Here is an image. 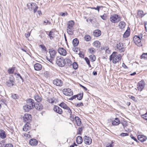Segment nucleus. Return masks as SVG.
I'll return each instance as SVG.
<instances>
[{
	"instance_id": "nucleus-36",
	"label": "nucleus",
	"mask_w": 147,
	"mask_h": 147,
	"mask_svg": "<svg viewBox=\"0 0 147 147\" xmlns=\"http://www.w3.org/2000/svg\"><path fill=\"white\" fill-rule=\"evenodd\" d=\"M35 100L38 102H40L42 99L39 96L37 95L34 96Z\"/></svg>"
},
{
	"instance_id": "nucleus-7",
	"label": "nucleus",
	"mask_w": 147,
	"mask_h": 147,
	"mask_svg": "<svg viewBox=\"0 0 147 147\" xmlns=\"http://www.w3.org/2000/svg\"><path fill=\"white\" fill-rule=\"evenodd\" d=\"M49 52L50 54L51 58L49 59L48 57H47V60L49 61L51 63H52L53 59L54 58L55 56L56 55V52L53 49H51L49 50Z\"/></svg>"
},
{
	"instance_id": "nucleus-59",
	"label": "nucleus",
	"mask_w": 147,
	"mask_h": 147,
	"mask_svg": "<svg viewBox=\"0 0 147 147\" xmlns=\"http://www.w3.org/2000/svg\"><path fill=\"white\" fill-rule=\"evenodd\" d=\"M3 142H1L0 143V147H5V145Z\"/></svg>"
},
{
	"instance_id": "nucleus-9",
	"label": "nucleus",
	"mask_w": 147,
	"mask_h": 147,
	"mask_svg": "<svg viewBox=\"0 0 147 147\" xmlns=\"http://www.w3.org/2000/svg\"><path fill=\"white\" fill-rule=\"evenodd\" d=\"M64 94L66 96H71L73 95V92L70 88L64 89L63 90Z\"/></svg>"
},
{
	"instance_id": "nucleus-5",
	"label": "nucleus",
	"mask_w": 147,
	"mask_h": 147,
	"mask_svg": "<svg viewBox=\"0 0 147 147\" xmlns=\"http://www.w3.org/2000/svg\"><path fill=\"white\" fill-rule=\"evenodd\" d=\"M59 106L65 109L66 110V111L67 112V114H69L70 115V117L71 118L72 115L71 110L67 106V105L64 102H62L59 105Z\"/></svg>"
},
{
	"instance_id": "nucleus-32",
	"label": "nucleus",
	"mask_w": 147,
	"mask_h": 147,
	"mask_svg": "<svg viewBox=\"0 0 147 147\" xmlns=\"http://www.w3.org/2000/svg\"><path fill=\"white\" fill-rule=\"evenodd\" d=\"M79 43V40L77 38L74 39L72 41L73 45L75 47L77 46L78 45Z\"/></svg>"
},
{
	"instance_id": "nucleus-39",
	"label": "nucleus",
	"mask_w": 147,
	"mask_h": 147,
	"mask_svg": "<svg viewBox=\"0 0 147 147\" xmlns=\"http://www.w3.org/2000/svg\"><path fill=\"white\" fill-rule=\"evenodd\" d=\"M138 15L139 16L141 17H142L143 16L145 15V14H144L143 11L142 10H139L138 11Z\"/></svg>"
},
{
	"instance_id": "nucleus-20",
	"label": "nucleus",
	"mask_w": 147,
	"mask_h": 147,
	"mask_svg": "<svg viewBox=\"0 0 147 147\" xmlns=\"http://www.w3.org/2000/svg\"><path fill=\"white\" fill-rule=\"evenodd\" d=\"M34 69L36 71L41 70L42 67V65L39 63H36L34 66Z\"/></svg>"
},
{
	"instance_id": "nucleus-60",
	"label": "nucleus",
	"mask_w": 147,
	"mask_h": 147,
	"mask_svg": "<svg viewBox=\"0 0 147 147\" xmlns=\"http://www.w3.org/2000/svg\"><path fill=\"white\" fill-rule=\"evenodd\" d=\"M30 33H29V32H27V33L25 34V36H26V38L30 36Z\"/></svg>"
},
{
	"instance_id": "nucleus-37",
	"label": "nucleus",
	"mask_w": 147,
	"mask_h": 147,
	"mask_svg": "<svg viewBox=\"0 0 147 147\" xmlns=\"http://www.w3.org/2000/svg\"><path fill=\"white\" fill-rule=\"evenodd\" d=\"M89 57L91 61L92 62L94 61L96 59V57L93 54L90 55L89 56Z\"/></svg>"
},
{
	"instance_id": "nucleus-23",
	"label": "nucleus",
	"mask_w": 147,
	"mask_h": 147,
	"mask_svg": "<svg viewBox=\"0 0 147 147\" xmlns=\"http://www.w3.org/2000/svg\"><path fill=\"white\" fill-rule=\"evenodd\" d=\"M130 28H129L128 27L127 30L124 33L123 35V37L124 38H127L129 36L130 34Z\"/></svg>"
},
{
	"instance_id": "nucleus-13",
	"label": "nucleus",
	"mask_w": 147,
	"mask_h": 147,
	"mask_svg": "<svg viewBox=\"0 0 147 147\" xmlns=\"http://www.w3.org/2000/svg\"><path fill=\"white\" fill-rule=\"evenodd\" d=\"M53 83L55 85L59 86H61L63 85L62 81L58 79H56L53 80Z\"/></svg>"
},
{
	"instance_id": "nucleus-57",
	"label": "nucleus",
	"mask_w": 147,
	"mask_h": 147,
	"mask_svg": "<svg viewBox=\"0 0 147 147\" xmlns=\"http://www.w3.org/2000/svg\"><path fill=\"white\" fill-rule=\"evenodd\" d=\"M85 60L86 61L87 64H89L90 63V61L87 57H86L85 58Z\"/></svg>"
},
{
	"instance_id": "nucleus-53",
	"label": "nucleus",
	"mask_w": 147,
	"mask_h": 147,
	"mask_svg": "<svg viewBox=\"0 0 147 147\" xmlns=\"http://www.w3.org/2000/svg\"><path fill=\"white\" fill-rule=\"evenodd\" d=\"M112 124L113 125H117L119 124L118 123H117V122H116V121H112Z\"/></svg>"
},
{
	"instance_id": "nucleus-22",
	"label": "nucleus",
	"mask_w": 147,
	"mask_h": 147,
	"mask_svg": "<svg viewBox=\"0 0 147 147\" xmlns=\"http://www.w3.org/2000/svg\"><path fill=\"white\" fill-rule=\"evenodd\" d=\"M38 142L37 140L34 139H32L29 141V143L31 145H36L37 144Z\"/></svg>"
},
{
	"instance_id": "nucleus-25",
	"label": "nucleus",
	"mask_w": 147,
	"mask_h": 147,
	"mask_svg": "<svg viewBox=\"0 0 147 147\" xmlns=\"http://www.w3.org/2000/svg\"><path fill=\"white\" fill-rule=\"evenodd\" d=\"M32 107L28 105H27L23 107V109L26 112L29 111L31 109H32Z\"/></svg>"
},
{
	"instance_id": "nucleus-26",
	"label": "nucleus",
	"mask_w": 147,
	"mask_h": 147,
	"mask_svg": "<svg viewBox=\"0 0 147 147\" xmlns=\"http://www.w3.org/2000/svg\"><path fill=\"white\" fill-rule=\"evenodd\" d=\"M93 45L97 48H100V42L98 41H95L92 44Z\"/></svg>"
},
{
	"instance_id": "nucleus-12",
	"label": "nucleus",
	"mask_w": 147,
	"mask_h": 147,
	"mask_svg": "<svg viewBox=\"0 0 147 147\" xmlns=\"http://www.w3.org/2000/svg\"><path fill=\"white\" fill-rule=\"evenodd\" d=\"M14 82L13 81V76L9 77V80L6 82V84L9 87L13 86L14 85Z\"/></svg>"
},
{
	"instance_id": "nucleus-8",
	"label": "nucleus",
	"mask_w": 147,
	"mask_h": 147,
	"mask_svg": "<svg viewBox=\"0 0 147 147\" xmlns=\"http://www.w3.org/2000/svg\"><path fill=\"white\" fill-rule=\"evenodd\" d=\"M117 48L121 53L124 52L125 51V46L121 43L119 42L116 45Z\"/></svg>"
},
{
	"instance_id": "nucleus-42",
	"label": "nucleus",
	"mask_w": 147,
	"mask_h": 147,
	"mask_svg": "<svg viewBox=\"0 0 147 147\" xmlns=\"http://www.w3.org/2000/svg\"><path fill=\"white\" fill-rule=\"evenodd\" d=\"M72 30H71L68 28H67V32L69 34L72 35L74 34V32Z\"/></svg>"
},
{
	"instance_id": "nucleus-43",
	"label": "nucleus",
	"mask_w": 147,
	"mask_h": 147,
	"mask_svg": "<svg viewBox=\"0 0 147 147\" xmlns=\"http://www.w3.org/2000/svg\"><path fill=\"white\" fill-rule=\"evenodd\" d=\"M73 67L74 69H76L78 68V64L76 62H74L73 64Z\"/></svg>"
},
{
	"instance_id": "nucleus-15",
	"label": "nucleus",
	"mask_w": 147,
	"mask_h": 147,
	"mask_svg": "<svg viewBox=\"0 0 147 147\" xmlns=\"http://www.w3.org/2000/svg\"><path fill=\"white\" fill-rule=\"evenodd\" d=\"M26 102L27 104L32 107V108L34 107L36 103H35L34 100L31 98L27 100Z\"/></svg>"
},
{
	"instance_id": "nucleus-58",
	"label": "nucleus",
	"mask_w": 147,
	"mask_h": 147,
	"mask_svg": "<svg viewBox=\"0 0 147 147\" xmlns=\"http://www.w3.org/2000/svg\"><path fill=\"white\" fill-rule=\"evenodd\" d=\"M76 98V95H74L73 96H72V97H71L69 98V100H73L74 99Z\"/></svg>"
},
{
	"instance_id": "nucleus-45",
	"label": "nucleus",
	"mask_w": 147,
	"mask_h": 147,
	"mask_svg": "<svg viewBox=\"0 0 147 147\" xmlns=\"http://www.w3.org/2000/svg\"><path fill=\"white\" fill-rule=\"evenodd\" d=\"M89 51L90 53L92 54H94L95 53V49L93 48H90L89 50Z\"/></svg>"
},
{
	"instance_id": "nucleus-52",
	"label": "nucleus",
	"mask_w": 147,
	"mask_h": 147,
	"mask_svg": "<svg viewBox=\"0 0 147 147\" xmlns=\"http://www.w3.org/2000/svg\"><path fill=\"white\" fill-rule=\"evenodd\" d=\"M5 147H13V145L11 144H6L5 146Z\"/></svg>"
},
{
	"instance_id": "nucleus-28",
	"label": "nucleus",
	"mask_w": 147,
	"mask_h": 147,
	"mask_svg": "<svg viewBox=\"0 0 147 147\" xmlns=\"http://www.w3.org/2000/svg\"><path fill=\"white\" fill-rule=\"evenodd\" d=\"M75 119L77 125L78 126H80L81 124V123L80 119L78 116H75Z\"/></svg>"
},
{
	"instance_id": "nucleus-61",
	"label": "nucleus",
	"mask_w": 147,
	"mask_h": 147,
	"mask_svg": "<svg viewBox=\"0 0 147 147\" xmlns=\"http://www.w3.org/2000/svg\"><path fill=\"white\" fill-rule=\"evenodd\" d=\"M40 46L42 48L43 50L46 49V47L45 46L42 45H40Z\"/></svg>"
},
{
	"instance_id": "nucleus-50",
	"label": "nucleus",
	"mask_w": 147,
	"mask_h": 147,
	"mask_svg": "<svg viewBox=\"0 0 147 147\" xmlns=\"http://www.w3.org/2000/svg\"><path fill=\"white\" fill-rule=\"evenodd\" d=\"M44 74L45 76L47 78L49 77V73L48 71H46L45 72Z\"/></svg>"
},
{
	"instance_id": "nucleus-51",
	"label": "nucleus",
	"mask_w": 147,
	"mask_h": 147,
	"mask_svg": "<svg viewBox=\"0 0 147 147\" xmlns=\"http://www.w3.org/2000/svg\"><path fill=\"white\" fill-rule=\"evenodd\" d=\"M128 135V134L127 133H121L120 136L122 137H124L125 136H127Z\"/></svg>"
},
{
	"instance_id": "nucleus-63",
	"label": "nucleus",
	"mask_w": 147,
	"mask_h": 147,
	"mask_svg": "<svg viewBox=\"0 0 147 147\" xmlns=\"http://www.w3.org/2000/svg\"><path fill=\"white\" fill-rule=\"evenodd\" d=\"M17 76H18L19 77H20V79L22 80V81H23V79L22 78V77L21 76V75H20V74H17Z\"/></svg>"
},
{
	"instance_id": "nucleus-35",
	"label": "nucleus",
	"mask_w": 147,
	"mask_h": 147,
	"mask_svg": "<svg viewBox=\"0 0 147 147\" xmlns=\"http://www.w3.org/2000/svg\"><path fill=\"white\" fill-rule=\"evenodd\" d=\"M49 36L50 39L52 40L55 37V34L53 32L50 31L49 33Z\"/></svg>"
},
{
	"instance_id": "nucleus-34",
	"label": "nucleus",
	"mask_w": 147,
	"mask_h": 147,
	"mask_svg": "<svg viewBox=\"0 0 147 147\" xmlns=\"http://www.w3.org/2000/svg\"><path fill=\"white\" fill-rule=\"evenodd\" d=\"M76 97H77V99L79 100H81L83 96V93H80L77 95H76Z\"/></svg>"
},
{
	"instance_id": "nucleus-40",
	"label": "nucleus",
	"mask_w": 147,
	"mask_h": 147,
	"mask_svg": "<svg viewBox=\"0 0 147 147\" xmlns=\"http://www.w3.org/2000/svg\"><path fill=\"white\" fill-rule=\"evenodd\" d=\"M84 38L86 41H89L90 40L91 38L90 36L87 35L85 36Z\"/></svg>"
},
{
	"instance_id": "nucleus-44",
	"label": "nucleus",
	"mask_w": 147,
	"mask_h": 147,
	"mask_svg": "<svg viewBox=\"0 0 147 147\" xmlns=\"http://www.w3.org/2000/svg\"><path fill=\"white\" fill-rule=\"evenodd\" d=\"M100 17L103 20H105L107 19V16L106 14H104L102 16H100Z\"/></svg>"
},
{
	"instance_id": "nucleus-54",
	"label": "nucleus",
	"mask_w": 147,
	"mask_h": 147,
	"mask_svg": "<svg viewBox=\"0 0 147 147\" xmlns=\"http://www.w3.org/2000/svg\"><path fill=\"white\" fill-rule=\"evenodd\" d=\"M11 96L12 98L14 99H16L18 98V95L16 94L12 95Z\"/></svg>"
},
{
	"instance_id": "nucleus-41",
	"label": "nucleus",
	"mask_w": 147,
	"mask_h": 147,
	"mask_svg": "<svg viewBox=\"0 0 147 147\" xmlns=\"http://www.w3.org/2000/svg\"><path fill=\"white\" fill-rule=\"evenodd\" d=\"M141 58L144 59H147V53H144L141 56Z\"/></svg>"
},
{
	"instance_id": "nucleus-49",
	"label": "nucleus",
	"mask_w": 147,
	"mask_h": 147,
	"mask_svg": "<svg viewBox=\"0 0 147 147\" xmlns=\"http://www.w3.org/2000/svg\"><path fill=\"white\" fill-rule=\"evenodd\" d=\"M75 105L77 107H80V106H83V103L82 102H80V103H75Z\"/></svg>"
},
{
	"instance_id": "nucleus-62",
	"label": "nucleus",
	"mask_w": 147,
	"mask_h": 147,
	"mask_svg": "<svg viewBox=\"0 0 147 147\" xmlns=\"http://www.w3.org/2000/svg\"><path fill=\"white\" fill-rule=\"evenodd\" d=\"M48 20H44L43 22V24L44 25H47V21H48Z\"/></svg>"
},
{
	"instance_id": "nucleus-29",
	"label": "nucleus",
	"mask_w": 147,
	"mask_h": 147,
	"mask_svg": "<svg viewBox=\"0 0 147 147\" xmlns=\"http://www.w3.org/2000/svg\"><path fill=\"white\" fill-rule=\"evenodd\" d=\"M29 123H26L24 126L23 130L24 131H27L30 129V127L29 126Z\"/></svg>"
},
{
	"instance_id": "nucleus-4",
	"label": "nucleus",
	"mask_w": 147,
	"mask_h": 147,
	"mask_svg": "<svg viewBox=\"0 0 147 147\" xmlns=\"http://www.w3.org/2000/svg\"><path fill=\"white\" fill-rule=\"evenodd\" d=\"M27 6L30 10H33L34 13L36 12L38 8L35 3H29L27 5Z\"/></svg>"
},
{
	"instance_id": "nucleus-64",
	"label": "nucleus",
	"mask_w": 147,
	"mask_h": 147,
	"mask_svg": "<svg viewBox=\"0 0 147 147\" xmlns=\"http://www.w3.org/2000/svg\"><path fill=\"white\" fill-rule=\"evenodd\" d=\"M115 121H116V122H117V123H118V124L120 123V121H119V119L118 118H116L115 119Z\"/></svg>"
},
{
	"instance_id": "nucleus-17",
	"label": "nucleus",
	"mask_w": 147,
	"mask_h": 147,
	"mask_svg": "<svg viewBox=\"0 0 147 147\" xmlns=\"http://www.w3.org/2000/svg\"><path fill=\"white\" fill-rule=\"evenodd\" d=\"M147 137L143 135H139L138 136V140L142 142H143L147 139Z\"/></svg>"
},
{
	"instance_id": "nucleus-30",
	"label": "nucleus",
	"mask_w": 147,
	"mask_h": 147,
	"mask_svg": "<svg viewBox=\"0 0 147 147\" xmlns=\"http://www.w3.org/2000/svg\"><path fill=\"white\" fill-rule=\"evenodd\" d=\"M83 142L82 138L80 136H78L76 139V142L78 144H80L82 143Z\"/></svg>"
},
{
	"instance_id": "nucleus-19",
	"label": "nucleus",
	"mask_w": 147,
	"mask_h": 147,
	"mask_svg": "<svg viewBox=\"0 0 147 147\" xmlns=\"http://www.w3.org/2000/svg\"><path fill=\"white\" fill-rule=\"evenodd\" d=\"M74 22L72 20L69 21L67 23V28L73 30V26L74 25Z\"/></svg>"
},
{
	"instance_id": "nucleus-55",
	"label": "nucleus",
	"mask_w": 147,
	"mask_h": 147,
	"mask_svg": "<svg viewBox=\"0 0 147 147\" xmlns=\"http://www.w3.org/2000/svg\"><path fill=\"white\" fill-rule=\"evenodd\" d=\"M60 15L62 16H65V15L67 16V12H66V13L61 12L60 13Z\"/></svg>"
},
{
	"instance_id": "nucleus-47",
	"label": "nucleus",
	"mask_w": 147,
	"mask_h": 147,
	"mask_svg": "<svg viewBox=\"0 0 147 147\" xmlns=\"http://www.w3.org/2000/svg\"><path fill=\"white\" fill-rule=\"evenodd\" d=\"M100 7V6H97L96 7H91V9H94L95 10H97L99 12Z\"/></svg>"
},
{
	"instance_id": "nucleus-11",
	"label": "nucleus",
	"mask_w": 147,
	"mask_h": 147,
	"mask_svg": "<svg viewBox=\"0 0 147 147\" xmlns=\"http://www.w3.org/2000/svg\"><path fill=\"white\" fill-rule=\"evenodd\" d=\"M145 83L144 81L139 82L137 84V88L139 91H141L144 87Z\"/></svg>"
},
{
	"instance_id": "nucleus-33",
	"label": "nucleus",
	"mask_w": 147,
	"mask_h": 147,
	"mask_svg": "<svg viewBox=\"0 0 147 147\" xmlns=\"http://www.w3.org/2000/svg\"><path fill=\"white\" fill-rule=\"evenodd\" d=\"M15 67H12L11 68H9L7 70L8 73L9 74H13L15 70Z\"/></svg>"
},
{
	"instance_id": "nucleus-2",
	"label": "nucleus",
	"mask_w": 147,
	"mask_h": 147,
	"mask_svg": "<svg viewBox=\"0 0 147 147\" xmlns=\"http://www.w3.org/2000/svg\"><path fill=\"white\" fill-rule=\"evenodd\" d=\"M56 62L57 65L60 67H64L65 64V61L63 57H57L56 58Z\"/></svg>"
},
{
	"instance_id": "nucleus-31",
	"label": "nucleus",
	"mask_w": 147,
	"mask_h": 147,
	"mask_svg": "<svg viewBox=\"0 0 147 147\" xmlns=\"http://www.w3.org/2000/svg\"><path fill=\"white\" fill-rule=\"evenodd\" d=\"M125 25L126 24L125 23L121 21L119 22V26L120 28L123 29L125 28Z\"/></svg>"
},
{
	"instance_id": "nucleus-24",
	"label": "nucleus",
	"mask_w": 147,
	"mask_h": 147,
	"mask_svg": "<svg viewBox=\"0 0 147 147\" xmlns=\"http://www.w3.org/2000/svg\"><path fill=\"white\" fill-rule=\"evenodd\" d=\"M93 34L94 36L97 37L100 35L101 32L100 30H97L93 32Z\"/></svg>"
},
{
	"instance_id": "nucleus-14",
	"label": "nucleus",
	"mask_w": 147,
	"mask_h": 147,
	"mask_svg": "<svg viewBox=\"0 0 147 147\" xmlns=\"http://www.w3.org/2000/svg\"><path fill=\"white\" fill-rule=\"evenodd\" d=\"M84 140L85 143L86 144H90L92 142V139L90 137L86 136L84 137Z\"/></svg>"
},
{
	"instance_id": "nucleus-18",
	"label": "nucleus",
	"mask_w": 147,
	"mask_h": 147,
	"mask_svg": "<svg viewBox=\"0 0 147 147\" xmlns=\"http://www.w3.org/2000/svg\"><path fill=\"white\" fill-rule=\"evenodd\" d=\"M59 53L61 55L65 56L67 54L66 50L63 48H60L58 49Z\"/></svg>"
},
{
	"instance_id": "nucleus-10",
	"label": "nucleus",
	"mask_w": 147,
	"mask_h": 147,
	"mask_svg": "<svg viewBox=\"0 0 147 147\" xmlns=\"http://www.w3.org/2000/svg\"><path fill=\"white\" fill-rule=\"evenodd\" d=\"M23 119L25 122L29 123L32 119L31 116L28 114H26L24 115Z\"/></svg>"
},
{
	"instance_id": "nucleus-27",
	"label": "nucleus",
	"mask_w": 147,
	"mask_h": 147,
	"mask_svg": "<svg viewBox=\"0 0 147 147\" xmlns=\"http://www.w3.org/2000/svg\"><path fill=\"white\" fill-rule=\"evenodd\" d=\"M6 135L5 131L3 130H0V137L2 139H4L6 137Z\"/></svg>"
},
{
	"instance_id": "nucleus-56",
	"label": "nucleus",
	"mask_w": 147,
	"mask_h": 147,
	"mask_svg": "<svg viewBox=\"0 0 147 147\" xmlns=\"http://www.w3.org/2000/svg\"><path fill=\"white\" fill-rule=\"evenodd\" d=\"M130 136L131 138L132 139L134 140V141H136V142H138V140H137V139L136 138H135V137L133 136L132 135H131Z\"/></svg>"
},
{
	"instance_id": "nucleus-21",
	"label": "nucleus",
	"mask_w": 147,
	"mask_h": 147,
	"mask_svg": "<svg viewBox=\"0 0 147 147\" xmlns=\"http://www.w3.org/2000/svg\"><path fill=\"white\" fill-rule=\"evenodd\" d=\"M35 108L39 111H41L43 108V106L40 104H38L37 103L36 104L35 103V105L34 106Z\"/></svg>"
},
{
	"instance_id": "nucleus-16",
	"label": "nucleus",
	"mask_w": 147,
	"mask_h": 147,
	"mask_svg": "<svg viewBox=\"0 0 147 147\" xmlns=\"http://www.w3.org/2000/svg\"><path fill=\"white\" fill-rule=\"evenodd\" d=\"M53 110L58 113L61 114L63 113L62 109L57 106H55L53 108Z\"/></svg>"
},
{
	"instance_id": "nucleus-38",
	"label": "nucleus",
	"mask_w": 147,
	"mask_h": 147,
	"mask_svg": "<svg viewBox=\"0 0 147 147\" xmlns=\"http://www.w3.org/2000/svg\"><path fill=\"white\" fill-rule=\"evenodd\" d=\"M7 101L4 98L1 99L0 101V103L1 105L5 104V105L7 106Z\"/></svg>"
},
{
	"instance_id": "nucleus-3",
	"label": "nucleus",
	"mask_w": 147,
	"mask_h": 147,
	"mask_svg": "<svg viewBox=\"0 0 147 147\" xmlns=\"http://www.w3.org/2000/svg\"><path fill=\"white\" fill-rule=\"evenodd\" d=\"M142 38V36L137 35L135 36L133 38V40L134 43L138 47L142 46L141 40V38Z\"/></svg>"
},
{
	"instance_id": "nucleus-48",
	"label": "nucleus",
	"mask_w": 147,
	"mask_h": 147,
	"mask_svg": "<svg viewBox=\"0 0 147 147\" xmlns=\"http://www.w3.org/2000/svg\"><path fill=\"white\" fill-rule=\"evenodd\" d=\"M82 127H80L78 129V132L77 134L81 135V133L82 131Z\"/></svg>"
},
{
	"instance_id": "nucleus-1",
	"label": "nucleus",
	"mask_w": 147,
	"mask_h": 147,
	"mask_svg": "<svg viewBox=\"0 0 147 147\" xmlns=\"http://www.w3.org/2000/svg\"><path fill=\"white\" fill-rule=\"evenodd\" d=\"M121 58L120 54L117 55L116 52H114L110 56L109 60L110 61L112 60L113 63L115 64L121 61Z\"/></svg>"
},
{
	"instance_id": "nucleus-6",
	"label": "nucleus",
	"mask_w": 147,
	"mask_h": 147,
	"mask_svg": "<svg viewBox=\"0 0 147 147\" xmlns=\"http://www.w3.org/2000/svg\"><path fill=\"white\" fill-rule=\"evenodd\" d=\"M110 21L113 23H117L121 21L120 17L117 14H114L111 16Z\"/></svg>"
},
{
	"instance_id": "nucleus-46",
	"label": "nucleus",
	"mask_w": 147,
	"mask_h": 147,
	"mask_svg": "<svg viewBox=\"0 0 147 147\" xmlns=\"http://www.w3.org/2000/svg\"><path fill=\"white\" fill-rule=\"evenodd\" d=\"M142 117L145 120H147V112L145 114L142 115Z\"/></svg>"
}]
</instances>
